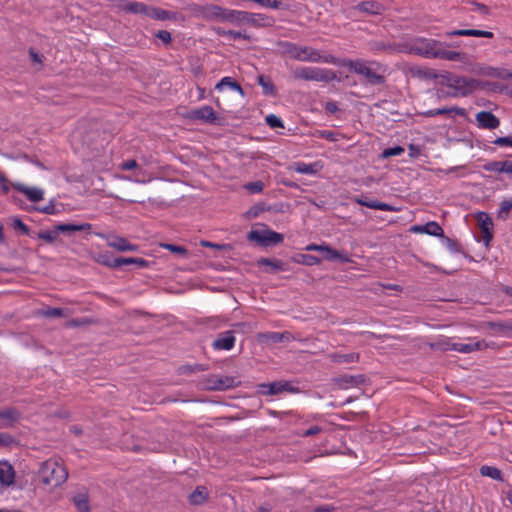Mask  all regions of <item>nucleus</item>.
Instances as JSON below:
<instances>
[{
  "instance_id": "obj_1",
  "label": "nucleus",
  "mask_w": 512,
  "mask_h": 512,
  "mask_svg": "<svg viewBox=\"0 0 512 512\" xmlns=\"http://www.w3.org/2000/svg\"><path fill=\"white\" fill-rule=\"evenodd\" d=\"M38 473L41 482L52 488L61 486L68 478L66 467L52 459L42 462Z\"/></svg>"
},
{
  "instance_id": "obj_2",
  "label": "nucleus",
  "mask_w": 512,
  "mask_h": 512,
  "mask_svg": "<svg viewBox=\"0 0 512 512\" xmlns=\"http://www.w3.org/2000/svg\"><path fill=\"white\" fill-rule=\"evenodd\" d=\"M226 22L234 25L247 24L252 27H270L273 25V18L260 13H251L246 11L231 10L229 9Z\"/></svg>"
},
{
  "instance_id": "obj_3",
  "label": "nucleus",
  "mask_w": 512,
  "mask_h": 512,
  "mask_svg": "<svg viewBox=\"0 0 512 512\" xmlns=\"http://www.w3.org/2000/svg\"><path fill=\"white\" fill-rule=\"evenodd\" d=\"M438 46H443V43L434 39L418 38L413 43L401 44L399 52L435 58L434 53Z\"/></svg>"
},
{
  "instance_id": "obj_4",
  "label": "nucleus",
  "mask_w": 512,
  "mask_h": 512,
  "mask_svg": "<svg viewBox=\"0 0 512 512\" xmlns=\"http://www.w3.org/2000/svg\"><path fill=\"white\" fill-rule=\"evenodd\" d=\"M279 47H281L282 52L284 54H288L293 59L298 61H308V62H320L321 55L318 50H315L308 46H299L295 43L280 41L278 43Z\"/></svg>"
},
{
  "instance_id": "obj_5",
  "label": "nucleus",
  "mask_w": 512,
  "mask_h": 512,
  "mask_svg": "<svg viewBox=\"0 0 512 512\" xmlns=\"http://www.w3.org/2000/svg\"><path fill=\"white\" fill-rule=\"evenodd\" d=\"M490 85L491 82L488 81L478 80L454 74L451 89L454 91L457 97H465L473 93L477 89H485Z\"/></svg>"
},
{
  "instance_id": "obj_6",
  "label": "nucleus",
  "mask_w": 512,
  "mask_h": 512,
  "mask_svg": "<svg viewBox=\"0 0 512 512\" xmlns=\"http://www.w3.org/2000/svg\"><path fill=\"white\" fill-rule=\"evenodd\" d=\"M347 67L350 71L365 78V81L362 82L363 84L378 86L384 85L386 82V77L384 75L377 73L376 70L368 67L366 62L363 60H349Z\"/></svg>"
},
{
  "instance_id": "obj_7",
  "label": "nucleus",
  "mask_w": 512,
  "mask_h": 512,
  "mask_svg": "<svg viewBox=\"0 0 512 512\" xmlns=\"http://www.w3.org/2000/svg\"><path fill=\"white\" fill-rule=\"evenodd\" d=\"M292 76L296 80L329 82L336 78L335 72L318 67H297L292 70Z\"/></svg>"
},
{
  "instance_id": "obj_8",
  "label": "nucleus",
  "mask_w": 512,
  "mask_h": 512,
  "mask_svg": "<svg viewBox=\"0 0 512 512\" xmlns=\"http://www.w3.org/2000/svg\"><path fill=\"white\" fill-rule=\"evenodd\" d=\"M247 240L250 242H255L259 246L268 247L282 243L284 236L283 234L270 229L251 230L247 234Z\"/></svg>"
},
{
  "instance_id": "obj_9",
  "label": "nucleus",
  "mask_w": 512,
  "mask_h": 512,
  "mask_svg": "<svg viewBox=\"0 0 512 512\" xmlns=\"http://www.w3.org/2000/svg\"><path fill=\"white\" fill-rule=\"evenodd\" d=\"M283 392L297 393L299 388L292 385L290 381H274L258 385V393L261 395H279Z\"/></svg>"
},
{
  "instance_id": "obj_10",
  "label": "nucleus",
  "mask_w": 512,
  "mask_h": 512,
  "mask_svg": "<svg viewBox=\"0 0 512 512\" xmlns=\"http://www.w3.org/2000/svg\"><path fill=\"white\" fill-rule=\"evenodd\" d=\"M196 11L206 20L226 22L229 9L215 4L199 6Z\"/></svg>"
},
{
  "instance_id": "obj_11",
  "label": "nucleus",
  "mask_w": 512,
  "mask_h": 512,
  "mask_svg": "<svg viewBox=\"0 0 512 512\" xmlns=\"http://www.w3.org/2000/svg\"><path fill=\"white\" fill-rule=\"evenodd\" d=\"M193 120H201L205 123L220 125L221 117H219L211 106L205 105L203 107L193 109L190 111V116Z\"/></svg>"
},
{
  "instance_id": "obj_12",
  "label": "nucleus",
  "mask_w": 512,
  "mask_h": 512,
  "mask_svg": "<svg viewBox=\"0 0 512 512\" xmlns=\"http://www.w3.org/2000/svg\"><path fill=\"white\" fill-rule=\"evenodd\" d=\"M368 378L364 374L359 375H339L332 378V382L340 389L357 387L366 384Z\"/></svg>"
},
{
  "instance_id": "obj_13",
  "label": "nucleus",
  "mask_w": 512,
  "mask_h": 512,
  "mask_svg": "<svg viewBox=\"0 0 512 512\" xmlns=\"http://www.w3.org/2000/svg\"><path fill=\"white\" fill-rule=\"evenodd\" d=\"M240 382L233 376H211L207 380V387L210 390L222 391L238 386Z\"/></svg>"
},
{
  "instance_id": "obj_14",
  "label": "nucleus",
  "mask_w": 512,
  "mask_h": 512,
  "mask_svg": "<svg viewBox=\"0 0 512 512\" xmlns=\"http://www.w3.org/2000/svg\"><path fill=\"white\" fill-rule=\"evenodd\" d=\"M21 412L15 407H8L0 410V428L13 427L21 419Z\"/></svg>"
},
{
  "instance_id": "obj_15",
  "label": "nucleus",
  "mask_w": 512,
  "mask_h": 512,
  "mask_svg": "<svg viewBox=\"0 0 512 512\" xmlns=\"http://www.w3.org/2000/svg\"><path fill=\"white\" fill-rule=\"evenodd\" d=\"M235 332L232 330L221 332L212 343L214 350H231L235 345Z\"/></svg>"
},
{
  "instance_id": "obj_16",
  "label": "nucleus",
  "mask_w": 512,
  "mask_h": 512,
  "mask_svg": "<svg viewBox=\"0 0 512 512\" xmlns=\"http://www.w3.org/2000/svg\"><path fill=\"white\" fill-rule=\"evenodd\" d=\"M476 120L480 128L493 130L499 127L500 120L490 111H481L476 114Z\"/></svg>"
},
{
  "instance_id": "obj_17",
  "label": "nucleus",
  "mask_w": 512,
  "mask_h": 512,
  "mask_svg": "<svg viewBox=\"0 0 512 512\" xmlns=\"http://www.w3.org/2000/svg\"><path fill=\"white\" fill-rule=\"evenodd\" d=\"M15 482V470L13 466L7 461H0V484L8 487Z\"/></svg>"
},
{
  "instance_id": "obj_18",
  "label": "nucleus",
  "mask_w": 512,
  "mask_h": 512,
  "mask_svg": "<svg viewBox=\"0 0 512 512\" xmlns=\"http://www.w3.org/2000/svg\"><path fill=\"white\" fill-rule=\"evenodd\" d=\"M12 187L25 194V196L31 201V202H39L40 200L43 199V195H44V192L42 189L40 188H37V187H28V186H25L24 184L22 183H13L12 184Z\"/></svg>"
},
{
  "instance_id": "obj_19",
  "label": "nucleus",
  "mask_w": 512,
  "mask_h": 512,
  "mask_svg": "<svg viewBox=\"0 0 512 512\" xmlns=\"http://www.w3.org/2000/svg\"><path fill=\"white\" fill-rule=\"evenodd\" d=\"M410 231L414 233H425L436 237L443 236L442 227L435 221L427 222L424 225H413Z\"/></svg>"
},
{
  "instance_id": "obj_20",
  "label": "nucleus",
  "mask_w": 512,
  "mask_h": 512,
  "mask_svg": "<svg viewBox=\"0 0 512 512\" xmlns=\"http://www.w3.org/2000/svg\"><path fill=\"white\" fill-rule=\"evenodd\" d=\"M119 8L126 13L143 14L147 16L149 5L137 1L122 0L119 4Z\"/></svg>"
},
{
  "instance_id": "obj_21",
  "label": "nucleus",
  "mask_w": 512,
  "mask_h": 512,
  "mask_svg": "<svg viewBox=\"0 0 512 512\" xmlns=\"http://www.w3.org/2000/svg\"><path fill=\"white\" fill-rule=\"evenodd\" d=\"M259 339L261 341H270L272 343H281V342H290L295 339L292 333L285 332H266L259 334Z\"/></svg>"
},
{
  "instance_id": "obj_22",
  "label": "nucleus",
  "mask_w": 512,
  "mask_h": 512,
  "mask_svg": "<svg viewBox=\"0 0 512 512\" xmlns=\"http://www.w3.org/2000/svg\"><path fill=\"white\" fill-rule=\"evenodd\" d=\"M108 246L116 249L120 252L126 251H137L138 246L135 244H131L126 238L119 236H112L108 239Z\"/></svg>"
},
{
  "instance_id": "obj_23",
  "label": "nucleus",
  "mask_w": 512,
  "mask_h": 512,
  "mask_svg": "<svg viewBox=\"0 0 512 512\" xmlns=\"http://www.w3.org/2000/svg\"><path fill=\"white\" fill-rule=\"evenodd\" d=\"M257 266H268L270 269H266V273H276L278 271H286L287 265L279 259H270L261 257L256 262Z\"/></svg>"
},
{
  "instance_id": "obj_24",
  "label": "nucleus",
  "mask_w": 512,
  "mask_h": 512,
  "mask_svg": "<svg viewBox=\"0 0 512 512\" xmlns=\"http://www.w3.org/2000/svg\"><path fill=\"white\" fill-rule=\"evenodd\" d=\"M488 343L484 340L477 341L471 344H463V343H452L451 349L460 353H471L473 351H480L485 348H488Z\"/></svg>"
},
{
  "instance_id": "obj_25",
  "label": "nucleus",
  "mask_w": 512,
  "mask_h": 512,
  "mask_svg": "<svg viewBox=\"0 0 512 512\" xmlns=\"http://www.w3.org/2000/svg\"><path fill=\"white\" fill-rule=\"evenodd\" d=\"M91 228L92 225L90 223H59L56 225V229L60 231V233L68 235L74 232H87L90 231Z\"/></svg>"
},
{
  "instance_id": "obj_26",
  "label": "nucleus",
  "mask_w": 512,
  "mask_h": 512,
  "mask_svg": "<svg viewBox=\"0 0 512 512\" xmlns=\"http://www.w3.org/2000/svg\"><path fill=\"white\" fill-rule=\"evenodd\" d=\"M447 45L443 43V46H438L435 54V58L449 60V61H463L466 58V54L457 51L447 50Z\"/></svg>"
},
{
  "instance_id": "obj_27",
  "label": "nucleus",
  "mask_w": 512,
  "mask_h": 512,
  "mask_svg": "<svg viewBox=\"0 0 512 512\" xmlns=\"http://www.w3.org/2000/svg\"><path fill=\"white\" fill-rule=\"evenodd\" d=\"M356 203L371 209H377L382 211H397V209L390 204L380 202L376 199H369L367 197L357 198Z\"/></svg>"
},
{
  "instance_id": "obj_28",
  "label": "nucleus",
  "mask_w": 512,
  "mask_h": 512,
  "mask_svg": "<svg viewBox=\"0 0 512 512\" xmlns=\"http://www.w3.org/2000/svg\"><path fill=\"white\" fill-rule=\"evenodd\" d=\"M446 36H473L483 38H493L494 34L490 31L478 30V29H458L445 33Z\"/></svg>"
},
{
  "instance_id": "obj_29",
  "label": "nucleus",
  "mask_w": 512,
  "mask_h": 512,
  "mask_svg": "<svg viewBox=\"0 0 512 512\" xmlns=\"http://www.w3.org/2000/svg\"><path fill=\"white\" fill-rule=\"evenodd\" d=\"M147 16L155 19V20H172L175 21L177 19V14L172 11L164 10L159 7L149 6Z\"/></svg>"
},
{
  "instance_id": "obj_30",
  "label": "nucleus",
  "mask_w": 512,
  "mask_h": 512,
  "mask_svg": "<svg viewBox=\"0 0 512 512\" xmlns=\"http://www.w3.org/2000/svg\"><path fill=\"white\" fill-rule=\"evenodd\" d=\"M208 499L209 492L205 486H197L188 496V502L193 506L203 505Z\"/></svg>"
},
{
  "instance_id": "obj_31",
  "label": "nucleus",
  "mask_w": 512,
  "mask_h": 512,
  "mask_svg": "<svg viewBox=\"0 0 512 512\" xmlns=\"http://www.w3.org/2000/svg\"><path fill=\"white\" fill-rule=\"evenodd\" d=\"M359 12L369 15H379L383 10V6L377 1H362L355 6Z\"/></svg>"
},
{
  "instance_id": "obj_32",
  "label": "nucleus",
  "mask_w": 512,
  "mask_h": 512,
  "mask_svg": "<svg viewBox=\"0 0 512 512\" xmlns=\"http://www.w3.org/2000/svg\"><path fill=\"white\" fill-rule=\"evenodd\" d=\"M486 327L494 330L498 333H501L505 336H512V320L508 321H488L486 322Z\"/></svg>"
},
{
  "instance_id": "obj_33",
  "label": "nucleus",
  "mask_w": 512,
  "mask_h": 512,
  "mask_svg": "<svg viewBox=\"0 0 512 512\" xmlns=\"http://www.w3.org/2000/svg\"><path fill=\"white\" fill-rule=\"evenodd\" d=\"M451 113H455L456 115H459V116H464L466 114V111L464 108L455 106V107H451V108H438V109L428 110V111L423 112L422 115L424 117H434L437 115H447V114H451Z\"/></svg>"
},
{
  "instance_id": "obj_34",
  "label": "nucleus",
  "mask_w": 512,
  "mask_h": 512,
  "mask_svg": "<svg viewBox=\"0 0 512 512\" xmlns=\"http://www.w3.org/2000/svg\"><path fill=\"white\" fill-rule=\"evenodd\" d=\"M257 83L262 87L264 95L273 97L277 95V89L269 77L265 75H258Z\"/></svg>"
},
{
  "instance_id": "obj_35",
  "label": "nucleus",
  "mask_w": 512,
  "mask_h": 512,
  "mask_svg": "<svg viewBox=\"0 0 512 512\" xmlns=\"http://www.w3.org/2000/svg\"><path fill=\"white\" fill-rule=\"evenodd\" d=\"M322 169V165L320 162H314L310 164H306L303 162H297L294 164V170L301 174H310L314 175L318 173Z\"/></svg>"
},
{
  "instance_id": "obj_36",
  "label": "nucleus",
  "mask_w": 512,
  "mask_h": 512,
  "mask_svg": "<svg viewBox=\"0 0 512 512\" xmlns=\"http://www.w3.org/2000/svg\"><path fill=\"white\" fill-rule=\"evenodd\" d=\"M115 265H119V267L124 265H131L134 264L138 268H146L149 266V261L143 259V258H135V257H117L114 261Z\"/></svg>"
},
{
  "instance_id": "obj_37",
  "label": "nucleus",
  "mask_w": 512,
  "mask_h": 512,
  "mask_svg": "<svg viewBox=\"0 0 512 512\" xmlns=\"http://www.w3.org/2000/svg\"><path fill=\"white\" fill-rule=\"evenodd\" d=\"M324 259L328 261L340 260L342 263H349L351 259L348 255H343L340 251L333 249L332 247L326 245V249H324Z\"/></svg>"
},
{
  "instance_id": "obj_38",
  "label": "nucleus",
  "mask_w": 512,
  "mask_h": 512,
  "mask_svg": "<svg viewBox=\"0 0 512 512\" xmlns=\"http://www.w3.org/2000/svg\"><path fill=\"white\" fill-rule=\"evenodd\" d=\"M411 74L415 77L425 80L438 79V72L431 68L415 67L411 69Z\"/></svg>"
},
{
  "instance_id": "obj_39",
  "label": "nucleus",
  "mask_w": 512,
  "mask_h": 512,
  "mask_svg": "<svg viewBox=\"0 0 512 512\" xmlns=\"http://www.w3.org/2000/svg\"><path fill=\"white\" fill-rule=\"evenodd\" d=\"M208 369H209V367L206 364H198V363L186 364V365H181L177 368V374L178 375H189L192 373L207 371Z\"/></svg>"
},
{
  "instance_id": "obj_40",
  "label": "nucleus",
  "mask_w": 512,
  "mask_h": 512,
  "mask_svg": "<svg viewBox=\"0 0 512 512\" xmlns=\"http://www.w3.org/2000/svg\"><path fill=\"white\" fill-rule=\"evenodd\" d=\"M292 260L297 264L306 266H314L321 263V259L314 255L298 253L292 257Z\"/></svg>"
},
{
  "instance_id": "obj_41",
  "label": "nucleus",
  "mask_w": 512,
  "mask_h": 512,
  "mask_svg": "<svg viewBox=\"0 0 512 512\" xmlns=\"http://www.w3.org/2000/svg\"><path fill=\"white\" fill-rule=\"evenodd\" d=\"M330 359L334 363H354L359 361L358 353H348V354H340V353H332L329 355Z\"/></svg>"
},
{
  "instance_id": "obj_42",
  "label": "nucleus",
  "mask_w": 512,
  "mask_h": 512,
  "mask_svg": "<svg viewBox=\"0 0 512 512\" xmlns=\"http://www.w3.org/2000/svg\"><path fill=\"white\" fill-rule=\"evenodd\" d=\"M73 504L79 512H89V496L86 493H79L72 498Z\"/></svg>"
},
{
  "instance_id": "obj_43",
  "label": "nucleus",
  "mask_w": 512,
  "mask_h": 512,
  "mask_svg": "<svg viewBox=\"0 0 512 512\" xmlns=\"http://www.w3.org/2000/svg\"><path fill=\"white\" fill-rule=\"evenodd\" d=\"M229 87L235 91H237L240 95L244 96V90L242 88V86L236 82L235 80H233L231 77H224L222 78L215 86V89L217 90H222L223 87Z\"/></svg>"
},
{
  "instance_id": "obj_44",
  "label": "nucleus",
  "mask_w": 512,
  "mask_h": 512,
  "mask_svg": "<svg viewBox=\"0 0 512 512\" xmlns=\"http://www.w3.org/2000/svg\"><path fill=\"white\" fill-rule=\"evenodd\" d=\"M214 32L219 35V36H227L229 37L230 39H233V40H236V39H239V38H243L245 40H249L250 37L240 31H235V30H225L221 27H215L214 29Z\"/></svg>"
},
{
  "instance_id": "obj_45",
  "label": "nucleus",
  "mask_w": 512,
  "mask_h": 512,
  "mask_svg": "<svg viewBox=\"0 0 512 512\" xmlns=\"http://www.w3.org/2000/svg\"><path fill=\"white\" fill-rule=\"evenodd\" d=\"M480 474L482 476L490 477V478L498 480V481H503L501 470L496 467H493V466H488V465L481 466Z\"/></svg>"
},
{
  "instance_id": "obj_46",
  "label": "nucleus",
  "mask_w": 512,
  "mask_h": 512,
  "mask_svg": "<svg viewBox=\"0 0 512 512\" xmlns=\"http://www.w3.org/2000/svg\"><path fill=\"white\" fill-rule=\"evenodd\" d=\"M116 258L117 257H114L109 252H102V253H99L95 259H96V262L101 265H104V266H107L110 268H118L119 265L114 264V261L116 260Z\"/></svg>"
},
{
  "instance_id": "obj_47",
  "label": "nucleus",
  "mask_w": 512,
  "mask_h": 512,
  "mask_svg": "<svg viewBox=\"0 0 512 512\" xmlns=\"http://www.w3.org/2000/svg\"><path fill=\"white\" fill-rule=\"evenodd\" d=\"M399 46H401V44H395V43H385L383 41H375L371 44V49L374 50V51H389V52H394V51H398L399 52Z\"/></svg>"
},
{
  "instance_id": "obj_48",
  "label": "nucleus",
  "mask_w": 512,
  "mask_h": 512,
  "mask_svg": "<svg viewBox=\"0 0 512 512\" xmlns=\"http://www.w3.org/2000/svg\"><path fill=\"white\" fill-rule=\"evenodd\" d=\"M60 231L56 229V225L54 226V230H41L39 231L36 236L37 238L44 240L47 243L52 244L58 237Z\"/></svg>"
},
{
  "instance_id": "obj_49",
  "label": "nucleus",
  "mask_w": 512,
  "mask_h": 512,
  "mask_svg": "<svg viewBox=\"0 0 512 512\" xmlns=\"http://www.w3.org/2000/svg\"><path fill=\"white\" fill-rule=\"evenodd\" d=\"M19 444L18 440L11 434L7 432L0 433V447L1 448H11L17 446Z\"/></svg>"
},
{
  "instance_id": "obj_50",
  "label": "nucleus",
  "mask_w": 512,
  "mask_h": 512,
  "mask_svg": "<svg viewBox=\"0 0 512 512\" xmlns=\"http://www.w3.org/2000/svg\"><path fill=\"white\" fill-rule=\"evenodd\" d=\"M512 210V198L505 199L500 203V209L498 211L497 217L503 221L507 220L509 217V212Z\"/></svg>"
},
{
  "instance_id": "obj_51",
  "label": "nucleus",
  "mask_w": 512,
  "mask_h": 512,
  "mask_svg": "<svg viewBox=\"0 0 512 512\" xmlns=\"http://www.w3.org/2000/svg\"><path fill=\"white\" fill-rule=\"evenodd\" d=\"M160 246L166 250H169L170 252H172L174 254H178L185 258L188 257V255H189L188 249L184 246H179V245L170 244V243H161Z\"/></svg>"
},
{
  "instance_id": "obj_52",
  "label": "nucleus",
  "mask_w": 512,
  "mask_h": 512,
  "mask_svg": "<svg viewBox=\"0 0 512 512\" xmlns=\"http://www.w3.org/2000/svg\"><path fill=\"white\" fill-rule=\"evenodd\" d=\"M442 239L443 243L446 245V247L453 253H461L462 248L458 241L451 239L450 237L443 234V236H438Z\"/></svg>"
},
{
  "instance_id": "obj_53",
  "label": "nucleus",
  "mask_w": 512,
  "mask_h": 512,
  "mask_svg": "<svg viewBox=\"0 0 512 512\" xmlns=\"http://www.w3.org/2000/svg\"><path fill=\"white\" fill-rule=\"evenodd\" d=\"M476 220L479 226V229L482 227H493L492 218L486 212H478L476 214Z\"/></svg>"
},
{
  "instance_id": "obj_54",
  "label": "nucleus",
  "mask_w": 512,
  "mask_h": 512,
  "mask_svg": "<svg viewBox=\"0 0 512 512\" xmlns=\"http://www.w3.org/2000/svg\"><path fill=\"white\" fill-rule=\"evenodd\" d=\"M404 152H405V149L402 146L396 145V146L384 149L381 153V158L387 159V158H390L393 156L401 155Z\"/></svg>"
},
{
  "instance_id": "obj_55",
  "label": "nucleus",
  "mask_w": 512,
  "mask_h": 512,
  "mask_svg": "<svg viewBox=\"0 0 512 512\" xmlns=\"http://www.w3.org/2000/svg\"><path fill=\"white\" fill-rule=\"evenodd\" d=\"M270 210L269 207L266 206L264 202L257 203L256 205L252 206L247 211V216L249 218H256L258 217L262 212Z\"/></svg>"
},
{
  "instance_id": "obj_56",
  "label": "nucleus",
  "mask_w": 512,
  "mask_h": 512,
  "mask_svg": "<svg viewBox=\"0 0 512 512\" xmlns=\"http://www.w3.org/2000/svg\"><path fill=\"white\" fill-rule=\"evenodd\" d=\"M504 161H490L483 165V169L489 172H500L504 173Z\"/></svg>"
},
{
  "instance_id": "obj_57",
  "label": "nucleus",
  "mask_w": 512,
  "mask_h": 512,
  "mask_svg": "<svg viewBox=\"0 0 512 512\" xmlns=\"http://www.w3.org/2000/svg\"><path fill=\"white\" fill-rule=\"evenodd\" d=\"M265 120L268 126L272 129L284 128L282 119L276 116L275 114H269L268 116H266Z\"/></svg>"
},
{
  "instance_id": "obj_58",
  "label": "nucleus",
  "mask_w": 512,
  "mask_h": 512,
  "mask_svg": "<svg viewBox=\"0 0 512 512\" xmlns=\"http://www.w3.org/2000/svg\"><path fill=\"white\" fill-rule=\"evenodd\" d=\"M454 77V73L444 71L443 73H438V83L441 85H445L451 89L452 79Z\"/></svg>"
},
{
  "instance_id": "obj_59",
  "label": "nucleus",
  "mask_w": 512,
  "mask_h": 512,
  "mask_svg": "<svg viewBox=\"0 0 512 512\" xmlns=\"http://www.w3.org/2000/svg\"><path fill=\"white\" fill-rule=\"evenodd\" d=\"M244 188L249 191L251 194L260 193L263 191L264 183L260 180L248 182L244 185Z\"/></svg>"
},
{
  "instance_id": "obj_60",
  "label": "nucleus",
  "mask_w": 512,
  "mask_h": 512,
  "mask_svg": "<svg viewBox=\"0 0 512 512\" xmlns=\"http://www.w3.org/2000/svg\"><path fill=\"white\" fill-rule=\"evenodd\" d=\"M12 227L24 235H30V228L18 217L13 219Z\"/></svg>"
},
{
  "instance_id": "obj_61",
  "label": "nucleus",
  "mask_w": 512,
  "mask_h": 512,
  "mask_svg": "<svg viewBox=\"0 0 512 512\" xmlns=\"http://www.w3.org/2000/svg\"><path fill=\"white\" fill-rule=\"evenodd\" d=\"M482 234V240L485 245L488 246L491 240L493 239V227H482L480 228Z\"/></svg>"
},
{
  "instance_id": "obj_62",
  "label": "nucleus",
  "mask_w": 512,
  "mask_h": 512,
  "mask_svg": "<svg viewBox=\"0 0 512 512\" xmlns=\"http://www.w3.org/2000/svg\"><path fill=\"white\" fill-rule=\"evenodd\" d=\"M317 133H318V137H320L322 139H326L331 142L338 141V135L333 131L322 130V131H318Z\"/></svg>"
},
{
  "instance_id": "obj_63",
  "label": "nucleus",
  "mask_w": 512,
  "mask_h": 512,
  "mask_svg": "<svg viewBox=\"0 0 512 512\" xmlns=\"http://www.w3.org/2000/svg\"><path fill=\"white\" fill-rule=\"evenodd\" d=\"M155 37L159 38L165 45H169L172 42L171 33L166 30H159Z\"/></svg>"
},
{
  "instance_id": "obj_64",
  "label": "nucleus",
  "mask_w": 512,
  "mask_h": 512,
  "mask_svg": "<svg viewBox=\"0 0 512 512\" xmlns=\"http://www.w3.org/2000/svg\"><path fill=\"white\" fill-rule=\"evenodd\" d=\"M493 144L497 146H511L512 147V135L511 136H504V137H497Z\"/></svg>"
}]
</instances>
